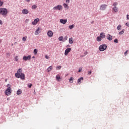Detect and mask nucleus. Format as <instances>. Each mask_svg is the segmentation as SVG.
<instances>
[{"mask_svg": "<svg viewBox=\"0 0 129 129\" xmlns=\"http://www.w3.org/2000/svg\"><path fill=\"white\" fill-rule=\"evenodd\" d=\"M32 86H33V84H28V87H29V88H31V87H32Z\"/></svg>", "mask_w": 129, "mask_h": 129, "instance_id": "33", "label": "nucleus"}, {"mask_svg": "<svg viewBox=\"0 0 129 129\" xmlns=\"http://www.w3.org/2000/svg\"><path fill=\"white\" fill-rule=\"evenodd\" d=\"M97 42H100L101 40H102V38H101L100 36H98L96 39Z\"/></svg>", "mask_w": 129, "mask_h": 129, "instance_id": "20", "label": "nucleus"}, {"mask_svg": "<svg viewBox=\"0 0 129 129\" xmlns=\"http://www.w3.org/2000/svg\"><path fill=\"white\" fill-rule=\"evenodd\" d=\"M29 22H30V20H29V19H26L25 20V23H29Z\"/></svg>", "mask_w": 129, "mask_h": 129, "instance_id": "43", "label": "nucleus"}, {"mask_svg": "<svg viewBox=\"0 0 129 129\" xmlns=\"http://www.w3.org/2000/svg\"><path fill=\"white\" fill-rule=\"evenodd\" d=\"M121 29V25H118V26L117 27V30L118 31H119V30H120Z\"/></svg>", "mask_w": 129, "mask_h": 129, "instance_id": "28", "label": "nucleus"}, {"mask_svg": "<svg viewBox=\"0 0 129 129\" xmlns=\"http://www.w3.org/2000/svg\"><path fill=\"white\" fill-rule=\"evenodd\" d=\"M13 45H14L13 44H12V46H13Z\"/></svg>", "mask_w": 129, "mask_h": 129, "instance_id": "56", "label": "nucleus"}, {"mask_svg": "<svg viewBox=\"0 0 129 129\" xmlns=\"http://www.w3.org/2000/svg\"><path fill=\"white\" fill-rule=\"evenodd\" d=\"M114 43H118V40L116 38L114 39Z\"/></svg>", "mask_w": 129, "mask_h": 129, "instance_id": "35", "label": "nucleus"}, {"mask_svg": "<svg viewBox=\"0 0 129 129\" xmlns=\"http://www.w3.org/2000/svg\"><path fill=\"white\" fill-rule=\"evenodd\" d=\"M52 69H53V67L50 66L47 69V72H49L50 71H51V70H52Z\"/></svg>", "mask_w": 129, "mask_h": 129, "instance_id": "24", "label": "nucleus"}, {"mask_svg": "<svg viewBox=\"0 0 129 129\" xmlns=\"http://www.w3.org/2000/svg\"><path fill=\"white\" fill-rule=\"evenodd\" d=\"M125 26H126V27H128V28H129V22L126 23Z\"/></svg>", "mask_w": 129, "mask_h": 129, "instance_id": "42", "label": "nucleus"}, {"mask_svg": "<svg viewBox=\"0 0 129 129\" xmlns=\"http://www.w3.org/2000/svg\"><path fill=\"white\" fill-rule=\"evenodd\" d=\"M67 39H68V36H66L63 38V40H64V41H67Z\"/></svg>", "mask_w": 129, "mask_h": 129, "instance_id": "34", "label": "nucleus"}, {"mask_svg": "<svg viewBox=\"0 0 129 129\" xmlns=\"http://www.w3.org/2000/svg\"><path fill=\"white\" fill-rule=\"evenodd\" d=\"M32 58V56L31 55H28V56H26L24 55L23 56V59L24 61H28V60H30V59Z\"/></svg>", "mask_w": 129, "mask_h": 129, "instance_id": "7", "label": "nucleus"}, {"mask_svg": "<svg viewBox=\"0 0 129 129\" xmlns=\"http://www.w3.org/2000/svg\"><path fill=\"white\" fill-rule=\"evenodd\" d=\"M33 52L34 54H37V53H38V50L37 49H35Z\"/></svg>", "mask_w": 129, "mask_h": 129, "instance_id": "32", "label": "nucleus"}, {"mask_svg": "<svg viewBox=\"0 0 129 129\" xmlns=\"http://www.w3.org/2000/svg\"><path fill=\"white\" fill-rule=\"evenodd\" d=\"M0 15L6 17L8 15V9L7 8H0Z\"/></svg>", "mask_w": 129, "mask_h": 129, "instance_id": "2", "label": "nucleus"}, {"mask_svg": "<svg viewBox=\"0 0 129 129\" xmlns=\"http://www.w3.org/2000/svg\"><path fill=\"white\" fill-rule=\"evenodd\" d=\"M70 51H71V48H67L64 51V55L66 56H67V55H68V54L70 52Z\"/></svg>", "mask_w": 129, "mask_h": 129, "instance_id": "10", "label": "nucleus"}, {"mask_svg": "<svg viewBox=\"0 0 129 129\" xmlns=\"http://www.w3.org/2000/svg\"><path fill=\"white\" fill-rule=\"evenodd\" d=\"M82 71V68H80L78 72H81Z\"/></svg>", "mask_w": 129, "mask_h": 129, "instance_id": "39", "label": "nucleus"}, {"mask_svg": "<svg viewBox=\"0 0 129 129\" xmlns=\"http://www.w3.org/2000/svg\"><path fill=\"white\" fill-rule=\"evenodd\" d=\"M0 25H3V21L2 20H0Z\"/></svg>", "mask_w": 129, "mask_h": 129, "instance_id": "46", "label": "nucleus"}, {"mask_svg": "<svg viewBox=\"0 0 129 129\" xmlns=\"http://www.w3.org/2000/svg\"><path fill=\"white\" fill-rule=\"evenodd\" d=\"M47 35L48 37H49L50 38L53 37V32L51 30H49L47 33Z\"/></svg>", "mask_w": 129, "mask_h": 129, "instance_id": "9", "label": "nucleus"}, {"mask_svg": "<svg viewBox=\"0 0 129 129\" xmlns=\"http://www.w3.org/2000/svg\"><path fill=\"white\" fill-rule=\"evenodd\" d=\"M17 94L18 95H20V94H22V90L21 89H19L17 92Z\"/></svg>", "mask_w": 129, "mask_h": 129, "instance_id": "21", "label": "nucleus"}, {"mask_svg": "<svg viewBox=\"0 0 129 129\" xmlns=\"http://www.w3.org/2000/svg\"><path fill=\"white\" fill-rule=\"evenodd\" d=\"M18 58V56H16L15 57V60L17 61H19V59Z\"/></svg>", "mask_w": 129, "mask_h": 129, "instance_id": "37", "label": "nucleus"}, {"mask_svg": "<svg viewBox=\"0 0 129 129\" xmlns=\"http://www.w3.org/2000/svg\"><path fill=\"white\" fill-rule=\"evenodd\" d=\"M94 23V21H92V22H91V24H93Z\"/></svg>", "mask_w": 129, "mask_h": 129, "instance_id": "51", "label": "nucleus"}, {"mask_svg": "<svg viewBox=\"0 0 129 129\" xmlns=\"http://www.w3.org/2000/svg\"><path fill=\"white\" fill-rule=\"evenodd\" d=\"M7 81H8V80L7 79L5 80V82H7Z\"/></svg>", "mask_w": 129, "mask_h": 129, "instance_id": "53", "label": "nucleus"}, {"mask_svg": "<svg viewBox=\"0 0 129 129\" xmlns=\"http://www.w3.org/2000/svg\"><path fill=\"white\" fill-rule=\"evenodd\" d=\"M112 10L115 12L117 13L118 12V8L117 7H113Z\"/></svg>", "mask_w": 129, "mask_h": 129, "instance_id": "15", "label": "nucleus"}, {"mask_svg": "<svg viewBox=\"0 0 129 129\" xmlns=\"http://www.w3.org/2000/svg\"><path fill=\"white\" fill-rule=\"evenodd\" d=\"M1 43H2V40H0V44H1Z\"/></svg>", "mask_w": 129, "mask_h": 129, "instance_id": "54", "label": "nucleus"}, {"mask_svg": "<svg viewBox=\"0 0 129 129\" xmlns=\"http://www.w3.org/2000/svg\"><path fill=\"white\" fill-rule=\"evenodd\" d=\"M53 10L56 11H61V10H63V7L61 5H57V6L54 7Z\"/></svg>", "mask_w": 129, "mask_h": 129, "instance_id": "5", "label": "nucleus"}, {"mask_svg": "<svg viewBox=\"0 0 129 129\" xmlns=\"http://www.w3.org/2000/svg\"><path fill=\"white\" fill-rule=\"evenodd\" d=\"M56 80L57 81H60V79L61 80V77H60V75H57L55 77Z\"/></svg>", "mask_w": 129, "mask_h": 129, "instance_id": "16", "label": "nucleus"}, {"mask_svg": "<svg viewBox=\"0 0 129 129\" xmlns=\"http://www.w3.org/2000/svg\"><path fill=\"white\" fill-rule=\"evenodd\" d=\"M117 5H118V3H117V2H115L113 4L112 6L114 7H117Z\"/></svg>", "mask_w": 129, "mask_h": 129, "instance_id": "25", "label": "nucleus"}, {"mask_svg": "<svg viewBox=\"0 0 129 129\" xmlns=\"http://www.w3.org/2000/svg\"><path fill=\"white\" fill-rule=\"evenodd\" d=\"M69 44H73V38L71 37L69 38Z\"/></svg>", "mask_w": 129, "mask_h": 129, "instance_id": "17", "label": "nucleus"}, {"mask_svg": "<svg viewBox=\"0 0 129 129\" xmlns=\"http://www.w3.org/2000/svg\"><path fill=\"white\" fill-rule=\"evenodd\" d=\"M107 39L109 41H111V40H112V36L110 35V34H108L107 36Z\"/></svg>", "mask_w": 129, "mask_h": 129, "instance_id": "14", "label": "nucleus"}, {"mask_svg": "<svg viewBox=\"0 0 129 129\" xmlns=\"http://www.w3.org/2000/svg\"><path fill=\"white\" fill-rule=\"evenodd\" d=\"M45 57L46 58V59H48V58H49V56L48 55H45Z\"/></svg>", "mask_w": 129, "mask_h": 129, "instance_id": "49", "label": "nucleus"}, {"mask_svg": "<svg viewBox=\"0 0 129 129\" xmlns=\"http://www.w3.org/2000/svg\"><path fill=\"white\" fill-rule=\"evenodd\" d=\"M66 4H69L70 3V0H66Z\"/></svg>", "mask_w": 129, "mask_h": 129, "instance_id": "40", "label": "nucleus"}, {"mask_svg": "<svg viewBox=\"0 0 129 129\" xmlns=\"http://www.w3.org/2000/svg\"><path fill=\"white\" fill-rule=\"evenodd\" d=\"M32 58H33V59H35V56H33V57H32Z\"/></svg>", "mask_w": 129, "mask_h": 129, "instance_id": "52", "label": "nucleus"}, {"mask_svg": "<svg viewBox=\"0 0 129 129\" xmlns=\"http://www.w3.org/2000/svg\"><path fill=\"white\" fill-rule=\"evenodd\" d=\"M126 20H129V15H126Z\"/></svg>", "mask_w": 129, "mask_h": 129, "instance_id": "45", "label": "nucleus"}, {"mask_svg": "<svg viewBox=\"0 0 129 129\" xmlns=\"http://www.w3.org/2000/svg\"><path fill=\"white\" fill-rule=\"evenodd\" d=\"M107 48V46L106 44H102L99 46V50L101 52H103V51H105V50H106Z\"/></svg>", "mask_w": 129, "mask_h": 129, "instance_id": "4", "label": "nucleus"}, {"mask_svg": "<svg viewBox=\"0 0 129 129\" xmlns=\"http://www.w3.org/2000/svg\"><path fill=\"white\" fill-rule=\"evenodd\" d=\"M91 73H92V72H91V71H90L88 72V75H91Z\"/></svg>", "mask_w": 129, "mask_h": 129, "instance_id": "38", "label": "nucleus"}, {"mask_svg": "<svg viewBox=\"0 0 129 129\" xmlns=\"http://www.w3.org/2000/svg\"><path fill=\"white\" fill-rule=\"evenodd\" d=\"M124 33V29H122L121 31L119 32L118 34L119 35H123V34Z\"/></svg>", "mask_w": 129, "mask_h": 129, "instance_id": "27", "label": "nucleus"}, {"mask_svg": "<svg viewBox=\"0 0 129 129\" xmlns=\"http://www.w3.org/2000/svg\"><path fill=\"white\" fill-rule=\"evenodd\" d=\"M40 33V29L38 28L35 32V35H39V34Z\"/></svg>", "mask_w": 129, "mask_h": 129, "instance_id": "18", "label": "nucleus"}, {"mask_svg": "<svg viewBox=\"0 0 129 129\" xmlns=\"http://www.w3.org/2000/svg\"><path fill=\"white\" fill-rule=\"evenodd\" d=\"M10 55H11V54H10V53H7V56H10Z\"/></svg>", "mask_w": 129, "mask_h": 129, "instance_id": "48", "label": "nucleus"}, {"mask_svg": "<svg viewBox=\"0 0 129 129\" xmlns=\"http://www.w3.org/2000/svg\"><path fill=\"white\" fill-rule=\"evenodd\" d=\"M59 22L61 24L65 25L67 23V19H60Z\"/></svg>", "mask_w": 129, "mask_h": 129, "instance_id": "11", "label": "nucleus"}, {"mask_svg": "<svg viewBox=\"0 0 129 129\" xmlns=\"http://www.w3.org/2000/svg\"><path fill=\"white\" fill-rule=\"evenodd\" d=\"M9 98H7V100H9Z\"/></svg>", "mask_w": 129, "mask_h": 129, "instance_id": "55", "label": "nucleus"}, {"mask_svg": "<svg viewBox=\"0 0 129 129\" xmlns=\"http://www.w3.org/2000/svg\"><path fill=\"white\" fill-rule=\"evenodd\" d=\"M74 79V78L73 77H71V78L70 79V82L71 83H73Z\"/></svg>", "mask_w": 129, "mask_h": 129, "instance_id": "29", "label": "nucleus"}, {"mask_svg": "<svg viewBox=\"0 0 129 129\" xmlns=\"http://www.w3.org/2000/svg\"><path fill=\"white\" fill-rule=\"evenodd\" d=\"M73 28H74V24H72V25L69 26V28L70 30H72V29H73Z\"/></svg>", "mask_w": 129, "mask_h": 129, "instance_id": "26", "label": "nucleus"}, {"mask_svg": "<svg viewBox=\"0 0 129 129\" xmlns=\"http://www.w3.org/2000/svg\"><path fill=\"white\" fill-rule=\"evenodd\" d=\"M39 21H40L39 18L35 19L34 21L32 22V25H33V26H36V25L38 24V22H39Z\"/></svg>", "mask_w": 129, "mask_h": 129, "instance_id": "8", "label": "nucleus"}, {"mask_svg": "<svg viewBox=\"0 0 129 129\" xmlns=\"http://www.w3.org/2000/svg\"><path fill=\"white\" fill-rule=\"evenodd\" d=\"M84 56H86V55H87V54H88V52L87 51H86L85 52H84Z\"/></svg>", "mask_w": 129, "mask_h": 129, "instance_id": "44", "label": "nucleus"}, {"mask_svg": "<svg viewBox=\"0 0 129 129\" xmlns=\"http://www.w3.org/2000/svg\"><path fill=\"white\" fill-rule=\"evenodd\" d=\"M100 37H101V39H104L105 38V34L103 32H101L100 34Z\"/></svg>", "mask_w": 129, "mask_h": 129, "instance_id": "13", "label": "nucleus"}, {"mask_svg": "<svg viewBox=\"0 0 129 129\" xmlns=\"http://www.w3.org/2000/svg\"><path fill=\"white\" fill-rule=\"evenodd\" d=\"M127 52H128V50H126L125 52H124V55H126V54H127Z\"/></svg>", "mask_w": 129, "mask_h": 129, "instance_id": "47", "label": "nucleus"}, {"mask_svg": "<svg viewBox=\"0 0 129 129\" xmlns=\"http://www.w3.org/2000/svg\"><path fill=\"white\" fill-rule=\"evenodd\" d=\"M59 41H61V42H65V40L63 38V36H60L58 37Z\"/></svg>", "mask_w": 129, "mask_h": 129, "instance_id": "19", "label": "nucleus"}, {"mask_svg": "<svg viewBox=\"0 0 129 129\" xmlns=\"http://www.w3.org/2000/svg\"><path fill=\"white\" fill-rule=\"evenodd\" d=\"M106 8H107V5L105 4H103L100 6V10L101 11H105Z\"/></svg>", "mask_w": 129, "mask_h": 129, "instance_id": "6", "label": "nucleus"}, {"mask_svg": "<svg viewBox=\"0 0 129 129\" xmlns=\"http://www.w3.org/2000/svg\"><path fill=\"white\" fill-rule=\"evenodd\" d=\"M63 6L64 9H69V7H68V5H67V4L64 3Z\"/></svg>", "mask_w": 129, "mask_h": 129, "instance_id": "23", "label": "nucleus"}, {"mask_svg": "<svg viewBox=\"0 0 129 129\" xmlns=\"http://www.w3.org/2000/svg\"><path fill=\"white\" fill-rule=\"evenodd\" d=\"M82 80H83V77H81L78 80V83H81V81H82Z\"/></svg>", "mask_w": 129, "mask_h": 129, "instance_id": "22", "label": "nucleus"}, {"mask_svg": "<svg viewBox=\"0 0 129 129\" xmlns=\"http://www.w3.org/2000/svg\"><path fill=\"white\" fill-rule=\"evenodd\" d=\"M61 68H62V67H61V66H59L57 67V69L58 70H60V69H61Z\"/></svg>", "mask_w": 129, "mask_h": 129, "instance_id": "41", "label": "nucleus"}, {"mask_svg": "<svg viewBox=\"0 0 129 129\" xmlns=\"http://www.w3.org/2000/svg\"><path fill=\"white\" fill-rule=\"evenodd\" d=\"M27 36H25V37H23V38H22V41H26L27 40Z\"/></svg>", "mask_w": 129, "mask_h": 129, "instance_id": "31", "label": "nucleus"}, {"mask_svg": "<svg viewBox=\"0 0 129 129\" xmlns=\"http://www.w3.org/2000/svg\"><path fill=\"white\" fill-rule=\"evenodd\" d=\"M28 3H29V2H31V0H26Z\"/></svg>", "mask_w": 129, "mask_h": 129, "instance_id": "50", "label": "nucleus"}, {"mask_svg": "<svg viewBox=\"0 0 129 129\" xmlns=\"http://www.w3.org/2000/svg\"><path fill=\"white\" fill-rule=\"evenodd\" d=\"M4 5V2L0 1V7H2Z\"/></svg>", "mask_w": 129, "mask_h": 129, "instance_id": "36", "label": "nucleus"}, {"mask_svg": "<svg viewBox=\"0 0 129 129\" xmlns=\"http://www.w3.org/2000/svg\"><path fill=\"white\" fill-rule=\"evenodd\" d=\"M22 72H23L22 69H19L17 71V73H15V77L17 78H20L21 80H25V74Z\"/></svg>", "mask_w": 129, "mask_h": 129, "instance_id": "1", "label": "nucleus"}, {"mask_svg": "<svg viewBox=\"0 0 129 129\" xmlns=\"http://www.w3.org/2000/svg\"><path fill=\"white\" fill-rule=\"evenodd\" d=\"M22 13L23 14V15L29 14V11L27 9H23L22 11Z\"/></svg>", "mask_w": 129, "mask_h": 129, "instance_id": "12", "label": "nucleus"}, {"mask_svg": "<svg viewBox=\"0 0 129 129\" xmlns=\"http://www.w3.org/2000/svg\"><path fill=\"white\" fill-rule=\"evenodd\" d=\"M7 87L8 88L5 91V94H6V95H7L8 96H9V95H10V94L12 93V88H11V84H8L7 85Z\"/></svg>", "mask_w": 129, "mask_h": 129, "instance_id": "3", "label": "nucleus"}, {"mask_svg": "<svg viewBox=\"0 0 129 129\" xmlns=\"http://www.w3.org/2000/svg\"><path fill=\"white\" fill-rule=\"evenodd\" d=\"M32 9V10H36V9H37V6L36 5H33Z\"/></svg>", "mask_w": 129, "mask_h": 129, "instance_id": "30", "label": "nucleus"}]
</instances>
